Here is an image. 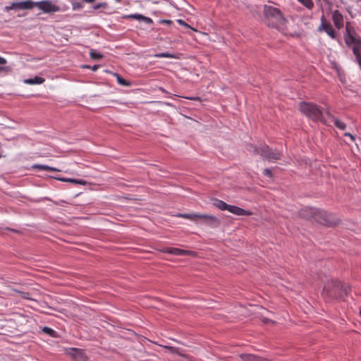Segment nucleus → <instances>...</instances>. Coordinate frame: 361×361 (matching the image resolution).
<instances>
[{
    "label": "nucleus",
    "mask_w": 361,
    "mask_h": 361,
    "mask_svg": "<svg viewBox=\"0 0 361 361\" xmlns=\"http://www.w3.org/2000/svg\"><path fill=\"white\" fill-rule=\"evenodd\" d=\"M350 286L337 279L328 281L324 286L322 295L326 300H343L348 295Z\"/></svg>",
    "instance_id": "obj_1"
},
{
    "label": "nucleus",
    "mask_w": 361,
    "mask_h": 361,
    "mask_svg": "<svg viewBox=\"0 0 361 361\" xmlns=\"http://www.w3.org/2000/svg\"><path fill=\"white\" fill-rule=\"evenodd\" d=\"M299 110L313 121H320L322 123L328 121L325 112L323 113L321 107L314 103L302 102L299 104Z\"/></svg>",
    "instance_id": "obj_2"
},
{
    "label": "nucleus",
    "mask_w": 361,
    "mask_h": 361,
    "mask_svg": "<svg viewBox=\"0 0 361 361\" xmlns=\"http://www.w3.org/2000/svg\"><path fill=\"white\" fill-rule=\"evenodd\" d=\"M245 148L247 151L252 153L254 155H259L264 159L271 161L279 160L281 157V153L277 149H273L267 145H261L258 147L251 143L246 145Z\"/></svg>",
    "instance_id": "obj_3"
},
{
    "label": "nucleus",
    "mask_w": 361,
    "mask_h": 361,
    "mask_svg": "<svg viewBox=\"0 0 361 361\" xmlns=\"http://www.w3.org/2000/svg\"><path fill=\"white\" fill-rule=\"evenodd\" d=\"M313 222H316L326 227H334L340 223V219L334 214L322 209L316 208Z\"/></svg>",
    "instance_id": "obj_4"
},
{
    "label": "nucleus",
    "mask_w": 361,
    "mask_h": 361,
    "mask_svg": "<svg viewBox=\"0 0 361 361\" xmlns=\"http://www.w3.org/2000/svg\"><path fill=\"white\" fill-rule=\"evenodd\" d=\"M213 205L221 211L228 210L231 213L237 216H251L252 212L248 210H245L237 206L230 205L225 202L214 198L213 200Z\"/></svg>",
    "instance_id": "obj_5"
},
{
    "label": "nucleus",
    "mask_w": 361,
    "mask_h": 361,
    "mask_svg": "<svg viewBox=\"0 0 361 361\" xmlns=\"http://www.w3.org/2000/svg\"><path fill=\"white\" fill-rule=\"evenodd\" d=\"M34 7H37L44 13H54L63 11L59 5H56L51 0H42L37 2L34 1L33 8Z\"/></svg>",
    "instance_id": "obj_6"
},
{
    "label": "nucleus",
    "mask_w": 361,
    "mask_h": 361,
    "mask_svg": "<svg viewBox=\"0 0 361 361\" xmlns=\"http://www.w3.org/2000/svg\"><path fill=\"white\" fill-rule=\"evenodd\" d=\"M34 1L32 0H25L23 1H14L9 6L4 8V11L8 12L11 10H30L33 8Z\"/></svg>",
    "instance_id": "obj_7"
},
{
    "label": "nucleus",
    "mask_w": 361,
    "mask_h": 361,
    "mask_svg": "<svg viewBox=\"0 0 361 361\" xmlns=\"http://www.w3.org/2000/svg\"><path fill=\"white\" fill-rule=\"evenodd\" d=\"M264 15L265 18L274 19L277 22H281L283 19L281 11L278 8L271 6H264Z\"/></svg>",
    "instance_id": "obj_8"
},
{
    "label": "nucleus",
    "mask_w": 361,
    "mask_h": 361,
    "mask_svg": "<svg viewBox=\"0 0 361 361\" xmlns=\"http://www.w3.org/2000/svg\"><path fill=\"white\" fill-rule=\"evenodd\" d=\"M317 30L320 32L324 31L331 38L334 39H336V33L333 26L325 20L324 16L321 18V24L318 27Z\"/></svg>",
    "instance_id": "obj_9"
},
{
    "label": "nucleus",
    "mask_w": 361,
    "mask_h": 361,
    "mask_svg": "<svg viewBox=\"0 0 361 361\" xmlns=\"http://www.w3.org/2000/svg\"><path fill=\"white\" fill-rule=\"evenodd\" d=\"M68 354L74 361H88L89 360V357L85 353V350L80 348H71Z\"/></svg>",
    "instance_id": "obj_10"
},
{
    "label": "nucleus",
    "mask_w": 361,
    "mask_h": 361,
    "mask_svg": "<svg viewBox=\"0 0 361 361\" xmlns=\"http://www.w3.org/2000/svg\"><path fill=\"white\" fill-rule=\"evenodd\" d=\"M345 42L348 47L357 46V42H359L361 39L356 36L354 31H351L348 26H346V33L344 35Z\"/></svg>",
    "instance_id": "obj_11"
},
{
    "label": "nucleus",
    "mask_w": 361,
    "mask_h": 361,
    "mask_svg": "<svg viewBox=\"0 0 361 361\" xmlns=\"http://www.w3.org/2000/svg\"><path fill=\"white\" fill-rule=\"evenodd\" d=\"M316 208L305 207L300 209L298 212V216L301 219L313 222Z\"/></svg>",
    "instance_id": "obj_12"
},
{
    "label": "nucleus",
    "mask_w": 361,
    "mask_h": 361,
    "mask_svg": "<svg viewBox=\"0 0 361 361\" xmlns=\"http://www.w3.org/2000/svg\"><path fill=\"white\" fill-rule=\"evenodd\" d=\"M325 114L326 116L327 122H324V124L326 125H331V123L334 124L335 126L341 130H345V124L342 122L341 121L334 118L329 111V109H326L325 111Z\"/></svg>",
    "instance_id": "obj_13"
},
{
    "label": "nucleus",
    "mask_w": 361,
    "mask_h": 361,
    "mask_svg": "<svg viewBox=\"0 0 361 361\" xmlns=\"http://www.w3.org/2000/svg\"><path fill=\"white\" fill-rule=\"evenodd\" d=\"M201 219H204V223L212 228H218L221 225L220 219L215 216L202 214Z\"/></svg>",
    "instance_id": "obj_14"
},
{
    "label": "nucleus",
    "mask_w": 361,
    "mask_h": 361,
    "mask_svg": "<svg viewBox=\"0 0 361 361\" xmlns=\"http://www.w3.org/2000/svg\"><path fill=\"white\" fill-rule=\"evenodd\" d=\"M161 252L163 253H169L173 255L178 256H185L188 255L190 252L188 250L179 249L177 247H164L163 249L159 250Z\"/></svg>",
    "instance_id": "obj_15"
},
{
    "label": "nucleus",
    "mask_w": 361,
    "mask_h": 361,
    "mask_svg": "<svg viewBox=\"0 0 361 361\" xmlns=\"http://www.w3.org/2000/svg\"><path fill=\"white\" fill-rule=\"evenodd\" d=\"M122 18H125V19L132 18V19H135V20H142L143 22H145L147 24H152L153 23V20L152 18H150L149 17H146V16H142L139 13L124 15V16H123Z\"/></svg>",
    "instance_id": "obj_16"
},
{
    "label": "nucleus",
    "mask_w": 361,
    "mask_h": 361,
    "mask_svg": "<svg viewBox=\"0 0 361 361\" xmlns=\"http://www.w3.org/2000/svg\"><path fill=\"white\" fill-rule=\"evenodd\" d=\"M332 20L334 25L338 28L341 29L343 26V18L341 13L336 10L332 13Z\"/></svg>",
    "instance_id": "obj_17"
},
{
    "label": "nucleus",
    "mask_w": 361,
    "mask_h": 361,
    "mask_svg": "<svg viewBox=\"0 0 361 361\" xmlns=\"http://www.w3.org/2000/svg\"><path fill=\"white\" fill-rule=\"evenodd\" d=\"M243 361H268L267 359L252 354H242L240 355Z\"/></svg>",
    "instance_id": "obj_18"
},
{
    "label": "nucleus",
    "mask_w": 361,
    "mask_h": 361,
    "mask_svg": "<svg viewBox=\"0 0 361 361\" xmlns=\"http://www.w3.org/2000/svg\"><path fill=\"white\" fill-rule=\"evenodd\" d=\"M51 178L56 179L58 180H61L63 182L72 183L75 184H80L85 185L86 184V181L82 179H74V178H60V177H54Z\"/></svg>",
    "instance_id": "obj_19"
},
{
    "label": "nucleus",
    "mask_w": 361,
    "mask_h": 361,
    "mask_svg": "<svg viewBox=\"0 0 361 361\" xmlns=\"http://www.w3.org/2000/svg\"><path fill=\"white\" fill-rule=\"evenodd\" d=\"M45 80L43 78L35 76L34 78H29L24 80L25 84L28 85H39L43 83Z\"/></svg>",
    "instance_id": "obj_20"
},
{
    "label": "nucleus",
    "mask_w": 361,
    "mask_h": 361,
    "mask_svg": "<svg viewBox=\"0 0 361 361\" xmlns=\"http://www.w3.org/2000/svg\"><path fill=\"white\" fill-rule=\"evenodd\" d=\"M202 215L200 214H178L177 216L195 221L196 219H201Z\"/></svg>",
    "instance_id": "obj_21"
},
{
    "label": "nucleus",
    "mask_w": 361,
    "mask_h": 361,
    "mask_svg": "<svg viewBox=\"0 0 361 361\" xmlns=\"http://www.w3.org/2000/svg\"><path fill=\"white\" fill-rule=\"evenodd\" d=\"M7 61L5 58L0 56V73H7L11 71V68L6 66Z\"/></svg>",
    "instance_id": "obj_22"
},
{
    "label": "nucleus",
    "mask_w": 361,
    "mask_h": 361,
    "mask_svg": "<svg viewBox=\"0 0 361 361\" xmlns=\"http://www.w3.org/2000/svg\"><path fill=\"white\" fill-rule=\"evenodd\" d=\"M42 331L44 333H45V334H48L49 336L53 337V338H56L57 337V333L54 329H52L50 327L44 326L42 328Z\"/></svg>",
    "instance_id": "obj_23"
},
{
    "label": "nucleus",
    "mask_w": 361,
    "mask_h": 361,
    "mask_svg": "<svg viewBox=\"0 0 361 361\" xmlns=\"http://www.w3.org/2000/svg\"><path fill=\"white\" fill-rule=\"evenodd\" d=\"M154 57L156 58H169V59H176V56L173 54H170L169 52H162L154 54Z\"/></svg>",
    "instance_id": "obj_24"
},
{
    "label": "nucleus",
    "mask_w": 361,
    "mask_h": 361,
    "mask_svg": "<svg viewBox=\"0 0 361 361\" xmlns=\"http://www.w3.org/2000/svg\"><path fill=\"white\" fill-rule=\"evenodd\" d=\"M351 142H355L358 151L361 153V137H349Z\"/></svg>",
    "instance_id": "obj_25"
},
{
    "label": "nucleus",
    "mask_w": 361,
    "mask_h": 361,
    "mask_svg": "<svg viewBox=\"0 0 361 361\" xmlns=\"http://www.w3.org/2000/svg\"><path fill=\"white\" fill-rule=\"evenodd\" d=\"M115 75L119 85L127 87L130 85V82L123 78L120 75L116 73Z\"/></svg>",
    "instance_id": "obj_26"
},
{
    "label": "nucleus",
    "mask_w": 361,
    "mask_h": 361,
    "mask_svg": "<svg viewBox=\"0 0 361 361\" xmlns=\"http://www.w3.org/2000/svg\"><path fill=\"white\" fill-rule=\"evenodd\" d=\"M301 4L305 6L307 8L311 10L314 7V3L312 0H298Z\"/></svg>",
    "instance_id": "obj_27"
},
{
    "label": "nucleus",
    "mask_w": 361,
    "mask_h": 361,
    "mask_svg": "<svg viewBox=\"0 0 361 361\" xmlns=\"http://www.w3.org/2000/svg\"><path fill=\"white\" fill-rule=\"evenodd\" d=\"M91 59L98 60L102 58V55L99 53L96 52L94 50H91L90 52Z\"/></svg>",
    "instance_id": "obj_28"
},
{
    "label": "nucleus",
    "mask_w": 361,
    "mask_h": 361,
    "mask_svg": "<svg viewBox=\"0 0 361 361\" xmlns=\"http://www.w3.org/2000/svg\"><path fill=\"white\" fill-rule=\"evenodd\" d=\"M82 8V4L80 2H72V8L73 11H78Z\"/></svg>",
    "instance_id": "obj_29"
},
{
    "label": "nucleus",
    "mask_w": 361,
    "mask_h": 361,
    "mask_svg": "<svg viewBox=\"0 0 361 361\" xmlns=\"http://www.w3.org/2000/svg\"><path fill=\"white\" fill-rule=\"evenodd\" d=\"M32 169L48 171L49 166L44 164H35L32 166Z\"/></svg>",
    "instance_id": "obj_30"
},
{
    "label": "nucleus",
    "mask_w": 361,
    "mask_h": 361,
    "mask_svg": "<svg viewBox=\"0 0 361 361\" xmlns=\"http://www.w3.org/2000/svg\"><path fill=\"white\" fill-rule=\"evenodd\" d=\"M353 54H361V40L359 42H357V46L353 47Z\"/></svg>",
    "instance_id": "obj_31"
},
{
    "label": "nucleus",
    "mask_w": 361,
    "mask_h": 361,
    "mask_svg": "<svg viewBox=\"0 0 361 361\" xmlns=\"http://www.w3.org/2000/svg\"><path fill=\"white\" fill-rule=\"evenodd\" d=\"M263 174L269 178L273 177V173H272L271 170L268 168L264 169Z\"/></svg>",
    "instance_id": "obj_32"
},
{
    "label": "nucleus",
    "mask_w": 361,
    "mask_h": 361,
    "mask_svg": "<svg viewBox=\"0 0 361 361\" xmlns=\"http://www.w3.org/2000/svg\"><path fill=\"white\" fill-rule=\"evenodd\" d=\"M107 5H108V4H107V3H106V2L99 3V4H98L94 5V9H99V8H106V7H107Z\"/></svg>",
    "instance_id": "obj_33"
},
{
    "label": "nucleus",
    "mask_w": 361,
    "mask_h": 361,
    "mask_svg": "<svg viewBox=\"0 0 361 361\" xmlns=\"http://www.w3.org/2000/svg\"><path fill=\"white\" fill-rule=\"evenodd\" d=\"M356 58V61L361 69V54H354Z\"/></svg>",
    "instance_id": "obj_34"
},
{
    "label": "nucleus",
    "mask_w": 361,
    "mask_h": 361,
    "mask_svg": "<svg viewBox=\"0 0 361 361\" xmlns=\"http://www.w3.org/2000/svg\"><path fill=\"white\" fill-rule=\"evenodd\" d=\"M83 68H91L93 71H96L99 68V66L98 65H94V66L90 67L88 65H85V66H83Z\"/></svg>",
    "instance_id": "obj_35"
},
{
    "label": "nucleus",
    "mask_w": 361,
    "mask_h": 361,
    "mask_svg": "<svg viewBox=\"0 0 361 361\" xmlns=\"http://www.w3.org/2000/svg\"><path fill=\"white\" fill-rule=\"evenodd\" d=\"M19 293H20V295H22V297L25 299H27L29 298H28V295H29V293L27 292H23V291H18Z\"/></svg>",
    "instance_id": "obj_36"
},
{
    "label": "nucleus",
    "mask_w": 361,
    "mask_h": 361,
    "mask_svg": "<svg viewBox=\"0 0 361 361\" xmlns=\"http://www.w3.org/2000/svg\"><path fill=\"white\" fill-rule=\"evenodd\" d=\"M262 322L264 324H268V323H274L273 321H271V319H267V318H265L264 317L262 319Z\"/></svg>",
    "instance_id": "obj_37"
},
{
    "label": "nucleus",
    "mask_w": 361,
    "mask_h": 361,
    "mask_svg": "<svg viewBox=\"0 0 361 361\" xmlns=\"http://www.w3.org/2000/svg\"><path fill=\"white\" fill-rule=\"evenodd\" d=\"M178 23L180 24V25H184L185 27H189V25L185 23L183 20H178Z\"/></svg>",
    "instance_id": "obj_38"
},
{
    "label": "nucleus",
    "mask_w": 361,
    "mask_h": 361,
    "mask_svg": "<svg viewBox=\"0 0 361 361\" xmlns=\"http://www.w3.org/2000/svg\"><path fill=\"white\" fill-rule=\"evenodd\" d=\"M48 171H60V170H59L54 167L49 166Z\"/></svg>",
    "instance_id": "obj_39"
},
{
    "label": "nucleus",
    "mask_w": 361,
    "mask_h": 361,
    "mask_svg": "<svg viewBox=\"0 0 361 361\" xmlns=\"http://www.w3.org/2000/svg\"><path fill=\"white\" fill-rule=\"evenodd\" d=\"M188 99L191 100H200V97H188Z\"/></svg>",
    "instance_id": "obj_40"
},
{
    "label": "nucleus",
    "mask_w": 361,
    "mask_h": 361,
    "mask_svg": "<svg viewBox=\"0 0 361 361\" xmlns=\"http://www.w3.org/2000/svg\"><path fill=\"white\" fill-rule=\"evenodd\" d=\"M170 349H171V350L173 353H174V352H176V351H177V348H173V347H170Z\"/></svg>",
    "instance_id": "obj_41"
},
{
    "label": "nucleus",
    "mask_w": 361,
    "mask_h": 361,
    "mask_svg": "<svg viewBox=\"0 0 361 361\" xmlns=\"http://www.w3.org/2000/svg\"><path fill=\"white\" fill-rule=\"evenodd\" d=\"M83 1L87 3H92L93 1H94V0H83Z\"/></svg>",
    "instance_id": "obj_42"
},
{
    "label": "nucleus",
    "mask_w": 361,
    "mask_h": 361,
    "mask_svg": "<svg viewBox=\"0 0 361 361\" xmlns=\"http://www.w3.org/2000/svg\"><path fill=\"white\" fill-rule=\"evenodd\" d=\"M343 135L348 136V135H352L350 133H344Z\"/></svg>",
    "instance_id": "obj_43"
},
{
    "label": "nucleus",
    "mask_w": 361,
    "mask_h": 361,
    "mask_svg": "<svg viewBox=\"0 0 361 361\" xmlns=\"http://www.w3.org/2000/svg\"><path fill=\"white\" fill-rule=\"evenodd\" d=\"M177 354L179 355H181V353H180L179 352H178V350L176 351Z\"/></svg>",
    "instance_id": "obj_44"
},
{
    "label": "nucleus",
    "mask_w": 361,
    "mask_h": 361,
    "mask_svg": "<svg viewBox=\"0 0 361 361\" xmlns=\"http://www.w3.org/2000/svg\"><path fill=\"white\" fill-rule=\"evenodd\" d=\"M177 354L179 355H181V353H180L179 352H178V350L176 351Z\"/></svg>",
    "instance_id": "obj_45"
},
{
    "label": "nucleus",
    "mask_w": 361,
    "mask_h": 361,
    "mask_svg": "<svg viewBox=\"0 0 361 361\" xmlns=\"http://www.w3.org/2000/svg\"><path fill=\"white\" fill-rule=\"evenodd\" d=\"M177 354L179 355H181V353H180L179 352H178V350L176 351Z\"/></svg>",
    "instance_id": "obj_46"
},
{
    "label": "nucleus",
    "mask_w": 361,
    "mask_h": 361,
    "mask_svg": "<svg viewBox=\"0 0 361 361\" xmlns=\"http://www.w3.org/2000/svg\"><path fill=\"white\" fill-rule=\"evenodd\" d=\"M117 2H120L121 0H116Z\"/></svg>",
    "instance_id": "obj_47"
},
{
    "label": "nucleus",
    "mask_w": 361,
    "mask_h": 361,
    "mask_svg": "<svg viewBox=\"0 0 361 361\" xmlns=\"http://www.w3.org/2000/svg\"><path fill=\"white\" fill-rule=\"evenodd\" d=\"M360 314L361 315V307H360Z\"/></svg>",
    "instance_id": "obj_48"
},
{
    "label": "nucleus",
    "mask_w": 361,
    "mask_h": 361,
    "mask_svg": "<svg viewBox=\"0 0 361 361\" xmlns=\"http://www.w3.org/2000/svg\"><path fill=\"white\" fill-rule=\"evenodd\" d=\"M324 1H326L327 0H323ZM318 1H320V0H318Z\"/></svg>",
    "instance_id": "obj_49"
},
{
    "label": "nucleus",
    "mask_w": 361,
    "mask_h": 361,
    "mask_svg": "<svg viewBox=\"0 0 361 361\" xmlns=\"http://www.w3.org/2000/svg\"><path fill=\"white\" fill-rule=\"evenodd\" d=\"M1 157V154H0V158Z\"/></svg>",
    "instance_id": "obj_50"
}]
</instances>
